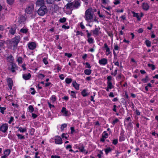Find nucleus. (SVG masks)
Masks as SVG:
<instances>
[{"mask_svg": "<svg viewBox=\"0 0 158 158\" xmlns=\"http://www.w3.org/2000/svg\"><path fill=\"white\" fill-rule=\"evenodd\" d=\"M54 2V0H47V3L50 4Z\"/></svg>", "mask_w": 158, "mask_h": 158, "instance_id": "nucleus-52", "label": "nucleus"}, {"mask_svg": "<svg viewBox=\"0 0 158 158\" xmlns=\"http://www.w3.org/2000/svg\"><path fill=\"white\" fill-rule=\"evenodd\" d=\"M20 39L19 37H16L13 39L11 44L14 47H16L20 41Z\"/></svg>", "mask_w": 158, "mask_h": 158, "instance_id": "nucleus-3", "label": "nucleus"}, {"mask_svg": "<svg viewBox=\"0 0 158 158\" xmlns=\"http://www.w3.org/2000/svg\"><path fill=\"white\" fill-rule=\"evenodd\" d=\"M65 81L67 84H69L72 82V80L70 78H67L65 79Z\"/></svg>", "mask_w": 158, "mask_h": 158, "instance_id": "nucleus-35", "label": "nucleus"}, {"mask_svg": "<svg viewBox=\"0 0 158 158\" xmlns=\"http://www.w3.org/2000/svg\"><path fill=\"white\" fill-rule=\"evenodd\" d=\"M34 6L33 5H31L26 8L25 11L28 14H31L33 11Z\"/></svg>", "mask_w": 158, "mask_h": 158, "instance_id": "nucleus-7", "label": "nucleus"}, {"mask_svg": "<svg viewBox=\"0 0 158 158\" xmlns=\"http://www.w3.org/2000/svg\"><path fill=\"white\" fill-rule=\"evenodd\" d=\"M17 136H18V138L20 139H25V137L24 136L22 135H21L18 134L17 135Z\"/></svg>", "mask_w": 158, "mask_h": 158, "instance_id": "nucleus-37", "label": "nucleus"}, {"mask_svg": "<svg viewBox=\"0 0 158 158\" xmlns=\"http://www.w3.org/2000/svg\"><path fill=\"white\" fill-rule=\"evenodd\" d=\"M7 3L10 5H11L14 2V0H6Z\"/></svg>", "mask_w": 158, "mask_h": 158, "instance_id": "nucleus-45", "label": "nucleus"}, {"mask_svg": "<svg viewBox=\"0 0 158 158\" xmlns=\"http://www.w3.org/2000/svg\"><path fill=\"white\" fill-rule=\"evenodd\" d=\"M17 61L19 63L21 64L23 62L22 58L21 57H19L17 59Z\"/></svg>", "mask_w": 158, "mask_h": 158, "instance_id": "nucleus-39", "label": "nucleus"}, {"mask_svg": "<svg viewBox=\"0 0 158 158\" xmlns=\"http://www.w3.org/2000/svg\"><path fill=\"white\" fill-rule=\"evenodd\" d=\"M80 26L81 28L82 29H84L85 28V26L83 25L82 23H81L80 24Z\"/></svg>", "mask_w": 158, "mask_h": 158, "instance_id": "nucleus-60", "label": "nucleus"}, {"mask_svg": "<svg viewBox=\"0 0 158 158\" xmlns=\"http://www.w3.org/2000/svg\"><path fill=\"white\" fill-rule=\"evenodd\" d=\"M61 112L64 113V115H67L68 112L66 110V109L64 107L62 108Z\"/></svg>", "mask_w": 158, "mask_h": 158, "instance_id": "nucleus-25", "label": "nucleus"}, {"mask_svg": "<svg viewBox=\"0 0 158 158\" xmlns=\"http://www.w3.org/2000/svg\"><path fill=\"white\" fill-rule=\"evenodd\" d=\"M107 79L108 80L107 82L111 81H110L112 79V77L110 76H108L107 77Z\"/></svg>", "mask_w": 158, "mask_h": 158, "instance_id": "nucleus-62", "label": "nucleus"}, {"mask_svg": "<svg viewBox=\"0 0 158 158\" xmlns=\"http://www.w3.org/2000/svg\"><path fill=\"white\" fill-rule=\"evenodd\" d=\"M8 85L10 89V90L12 89L13 85V82L12 79L11 78H8L7 79Z\"/></svg>", "mask_w": 158, "mask_h": 158, "instance_id": "nucleus-9", "label": "nucleus"}, {"mask_svg": "<svg viewBox=\"0 0 158 158\" xmlns=\"http://www.w3.org/2000/svg\"><path fill=\"white\" fill-rule=\"evenodd\" d=\"M99 63L101 65H105L107 63V60L105 58H103L99 60Z\"/></svg>", "mask_w": 158, "mask_h": 158, "instance_id": "nucleus-11", "label": "nucleus"}, {"mask_svg": "<svg viewBox=\"0 0 158 158\" xmlns=\"http://www.w3.org/2000/svg\"><path fill=\"white\" fill-rule=\"evenodd\" d=\"M10 152V150L9 149L6 150L4 152V154L7 156Z\"/></svg>", "mask_w": 158, "mask_h": 158, "instance_id": "nucleus-28", "label": "nucleus"}, {"mask_svg": "<svg viewBox=\"0 0 158 158\" xmlns=\"http://www.w3.org/2000/svg\"><path fill=\"white\" fill-rule=\"evenodd\" d=\"M120 3V1L118 0H114V3L115 5H118Z\"/></svg>", "mask_w": 158, "mask_h": 158, "instance_id": "nucleus-49", "label": "nucleus"}, {"mask_svg": "<svg viewBox=\"0 0 158 158\" xmlns=\"http://www.w3.org/2000/svg\"><path fill=\"white\" fill-rule=\"evenodd\" d=\"M44 77V75L41 73L39 74L38 75V77L41 79L43 78Z\"/></svg>", "mask_w": 158, "mask_h": 158, "instance_id": "nucleus-51", "label": "nucleus"}, {"mask_svg": "<svg viewBox=\"0 0 158 158\" xmlns=\"http://www.w3.org/2000/svg\"><path fill=\"white\" fill-rule=\"evenodd\" d=\"M28 31V30L26 28H22L21 29L20 31L23 33H26Z\"/></svg>", "mask_w": 158, "mask_h": 158, "instance_id": "nucleus-30", "label": "nucleus"}, {"mask_svg": "<svg viewBox=\"0 0 158 158\" xmlns=\"http://www.w3.org/2000/svg\"><path fill=\"white\" fill-rule=\"evenodd\" d=\"M62 28H63L68 29L69 28V26H66L64 25L62 26Z\"/></svg>", "mask_w": 158, "mask_h": 158, "instance_id": "nucleus-64", "label": "nucleus"}, {"mask_svg": "<svg viewBox=\"0 0 158 158\" xmlns=\"http://www.w3.org/2000/svg\"><path fill=\"white\" fill-rule=\"evenodd\" d=\"M81 94L84 97L88 95L87 93L86 92V90L85 89H84L81 92Z\"/></svg>", "mask_w": 158, "mask_h": 158, "instance_id": "nucleus-33", "label": "nucleus"}, {"mask_svg": "<svg viewBox=\"0 0 158 158\" xmlns=\"http://www.w3.org/2000/svg\"><path fill=\"white\" fill-rule=\"evenodd\" d=\"M118 70V68H116V69L115 70L114 73H111V74L112 75H114V76H116L117 74V72Z\"/></svg>", "mask_w": 158, "mask_h": 158, "instance_id": "nucleus-44", "label": "nucleus"}, {"mask_svg": "<svg viewBox=\"0 0 158 158\" xmlns=\"http://www.w3.org/2000/svg\"><path fill=\"white\" fill-rule=\"evenodd\" d=\"M47 9L45 6H42L38 10V14L40 16L44 15L47 12Z\"/></svg>", "mask_w": 158, "mask_h": 158, "instance_id": "nucleus-2", "label": "nucleus"}, {"mask_svg": "<svg viewBox=\"0 0 158 158\" xmlns=\"http://www.w3.org/2000/svg\"><path fill=\"white\" fill-rule=\"evenodd\" d=\"M143 30L142 28H140L138 30V32L139 33H141L143 32Z\"/></svg>", "mask_w": 158, "mask_h": 158, "instance_id": "nucleus-59", "label": "nucleus"}, {"mask_svg": "<svg viewBox=\"0 0 158 158\" xmlns=\"http://www.w3.org/2000/svg\"><path fill=\"white\" fill-rule=\"evenodd\" d=\"M119 121V119L117 118H116L114 120H113V122L112 123V124L113 125H114Z\"/></svg>", "mask_w": 158, "mask_h": 158, "instance_id": "nucleus-43", "label": "nucleus"}, {"mask_svg": "<svg viewBox=\"0 0 158 158\" xmlns=\"http://www.w3.org/2000/svg\"><path fill=\"white\" fill-rule=\"evenodd\" d=\"M73 2V7L75 8H77L80 6V2L77 1H75Z\"/></svg>", "mask_w": 158, "mask_h": 158, "instance_id": "nucleus-18", "label": "nucleus"}, {"mask_svg": "<svg viewBox=\"0 0 158 158\" xmlns=\"http://www.w3.org/2000/svg\"><path fill=\"white\" fill-rule=\"evenodd\" d=\"M99 29L100 28H96L94 30L91 31L93 32L94 36H97L99 35Z\"/></svg>", "mask_w": 158, "mask_h": 158, "instance_id": "nucleus-15", "label": "nucleus"}, {"mask_svg": "<svg viewBox=\"0 0 158 158\" xmlns=\"http://www.w3.org/2000/svg\"><path fill=\"white\" fill-rule=\"evenodd\" d=\"M146 44L147 45V46L148 47H150L151 46V43L150 41L148 40H146L145 41Z\"/></svg>", "mask_w": 158, "mask_h": 158, "instance_id": "nucleus-40", "label": "nucleus"}, {"mask_svg": "<svg viewBox=\"0 0 158 158\" xmlns=\"http://www.w3.org/2000/svg\"><path fill=\"white\" fill-rule=\"evenodd\" d=\"M67 126V124H66L64 123V124H62L61 125V127H60L61 130L62 131Z\"/></svg>", "mask_w": 158, "mask_h": 158, "instance_id": "nucleus-38", "label": "nucleus"}, {"mask_svg": "<svg viewBox=\"0 0 158 158\" xmlns=\"http://www.w3.org/2000/svg\"><path fill=\"white\" fill-rule=\"evenodd\" d=\"M17 128L18 129V130L21 132H24L27 131V128L26 127L23 128L21 127H17Z\"/></svg>", "mask_w": 158, "mask_h": 158, "instance_id": "nucleus-19", "label": "nucleus"}, {"mask_svg": "<svg viewBox=\"0 0 158 158\" xmlns=\"http://www.w3.org/2000/svg\"><path fill=\"white\" fill-rule=\"evenodd\" d=\"M9 69L12 72H15L16 69V64H15L12 63L9 67Z\"/></svg>", "mask_w": 158, "mask_h": 158, "instance_id": "nucleus-8", "label": "nucleus"}, {"mask_svg": "<svg viewBox=\"0 0 158 158\" xmlns=\"http://www.w3.org/2000/svg\"><path fill=\"white\" fill-rule=\"evenodd\" d=\"M7 59L9 61L12 62L13 60V58L12 56L10 55L7 57Z\"/></svg>", "mask_w": 158, "mask_h": 158, "instance_id": "nucleus-32", "label": "nucleus"}, {"mask_svg": "<svg viewBox=\"0 0 158 158\" xmlns=\"http://www.w3.org/2000/svg\"><path fill=\"white\" fill-rule=\"evenodd\" d=\"M73 85L75 88L77 90L79 89V85L77 84L76 81H74L73 82Z\"/></svg>", "mask_w": 158, "mask_h": 158, "instance_id": "nucleus-20", "label": "nucleus"}, {"mask_svg": "<svg viewBox=\"0 0 158 158\" xmlns=\"http://www.w3.org/2000/svg\"><path fill=\"white\" fill-rule=\"evenodd\" d=\"M28 47L30 50H33L36 47V44L34 42L29 43L28 44Z\"/></svg>", "mask_w": 158, "mask_h": 158, "instance_id": "nucleus-10", "label": "nucleus"}, {"mask_svg": "<svg viewBox=\"0 0 158 158\" xmlns=\"http://www.w3.org/2000/svg\"><path fill=\"white\" fill-rule=\"evenodd\" d=\"M87 41L90 44L93 43L94 42V40L91 37L88 38Z\"/></svg>", "mask_w": 158, "mask_h": 158, "instance_id": "nucleus-34", "label": "nucleus"}, {"mask_svg": "<svg viewBox=\"0 0 158 158\" xmlns=\"http://www.w3.org/2000/svg\"><path fill=\"white\" fill-rule=\"evenodd\" d=\"M55 143L57 144H61L63 142L61 138L59 136L55 137L54 138Z\"/></svg>", "mask_w": 158, "mask_h": 158, "instance_id": "nucleus-4", "label": "nucleus"}, {"mask_svg": "<svg viewBox=\"0 0 158 158\" xmlns=\"http://www.w3.org/2000/svg\"><path fill=\"white\" fill-rule=\"evenodd\" d=\"M142 81L144 83L147 82L148 81V76H147L145 78L142 79Z\"/></svg>", "mask_w": 158, "mask_h": 158, "instance_id": "nucleus-47", "label": "nucleus"}, {"mask_svg": "<svg viewBox=\"0 0 158 158\" xmlns=\"http://www.w3.org/2000/svg\"><path fill=\"white\" fill-rule=\"evenodd\" d=\"M85 19L89 23L97 21L96 16L94 15L92 9L89 8L86 10L85 12Z\"/></svg>", "mask_w": 158, "mask_h": 158, "instance_id": "nucleus-1", "label": "nucleus"}, {"mask_svg": "<svg viewBox=\"0 0 158 158\" xmlns=\"http://www.w3.org/2000/svg\"><path fill=\"white\" fill-rule=\"evenodd\" d=\"M44 0H37L36 3L37 6H44Z\"/></svg>", "mask_w": 158, "mask_h": 158, "instance_id": "nucleus-12", "label": "nucleus"}, {"mask_svg": "<svg viewBox=\"0 0 158 158\" xmlns=\"http://www.w3.org/2000/svg\"><path fill=\"white\" fill-rule=\"evenodd\" d=\"M66 19L65 18H61L60 19V22L61 23H64L65 22Z\"/></svg>", "mask_w": 158, "mask_h": 158, "instance_id": "nucleus-46", "label": "nucleus"}, {"mask_svg": "<svg viewBox=\"0 0 158 158\" xmlns=\"http://www.w3.org/2000/svg\"><path fill=\"white\" fill-rule=\"evenodd\" d=\"M51 158H60V157L59 156L56 155H52L51 156Z\"/></svg>", "mask_w": 158, "mask_h": 158, "instance_id": "nucleus-63", "label": "nucleus"}, {"mask_svg": "<svg viewBox=\"0 0 158 158\" xmlns=\"http://www.w3.org/2000/svg\"><path fill=\"white\" fill-rule=\"evenodd\" d=\"M108 134L106 131H104L102 134V138L101 139V141L104 142L106 138L108 137Z\"/></svg>", "mask_w": 158, "mask_h": 158, "instance_id": "nucleus-14", "label": "nucleus"}, {"mask_svg": "<svg viewBox=\"0 0 158 158\" xmlns=\"http://www.w3.org/2000/svg\"><path fill=\"white\" fill-rule=\"evenodd\" d=\"M0 112L2 114H4V111L6 110V108L4 107H0Z\"/></svg>", "mask_w": 158, "mask_h": 158, "instance_id": "nucleus-42", "label": "nucleus"}, {"mask_svg": "<svg viewBox=\"0 0 158 158\" xmlns=\"http://www.w3.org/2000/svg\"><path fill=\"white\" fill-rule=\"evenodd\" d=\"M29 111L32 113L33 112L34 110V108L32 106L30 105L28 107Z\"/></svg>", "mask_w": 158, "mask_h": 158, "instance_id": "nucleus-31", "label": "nucleus"}, {"mask_svg": "<svg viewBox=\"0 0 158 158\" xmlns=\"http://www.w3.org/2000/svg\"><path fill=\"white\" fill-rule=\"evenodd\" d=\"M43 61L44 63L45 64H47L48 63V62L47 60V59L46 58H43Z\"/></svg>", "mask_w": 158, "mask_h": 158, "instance_id": "nucleus-48", "label": "nucleus"}, {"mask_svg": "<svg viewBox=\"0 0 158 158\" xmlns=\"http://www.w3.org/2000/svg\"><path fill=\"white\" fill-rule=\"evenodd\" d=\"M109 0H102V3L103 4H106L107 3L109 2Z\"/></svg>", "mask_w": 158, "mask_h": 158, "instance_id": "nucleus-53", "label": "nucleus"}, {"mask_svg": "<svg viewBox=\"0 0 158 158\" xmlns=\"http://www.w3.org/2000/svg\"><path fill=\"white\" fill-rule=\"evenodd\" d=\"M143 9L145 10H148L149 8V6L148 4L145 3H143L142 5Z\"/></svg>", "mask_w": 158, "mask_h": 158, "instance_id": "nucleus-16", "label": "nucleus"}, {"mask_svg": "<svg viewBox=\"0 0 158 158\" xmlns=\"http://www.w3.org/2000/svg\"><path fill=\"white\" fill-rule=\"evenodd\" d=\"M13 120H14V118L12 117H11L9 121L8 122V123L9 124H10L11 123V122L12 121H13Z\"/></svg>", "mask_w": 158, "mask_h": 158, "instance_id": "nucleus-58", "label": "nucleus"}, {"mask_svg": "<svg viewBox=\"0 0 158 158\" xmlns=\"http://www.w3.org/2000/svg\"><path fill=\"white\" fill-rule=\"evenodd\" d=\"M56 98L55 96L53 95L50 98V100H51L52 102V103L56 101Z\"/></svg>", "mask_w": 158, "mask_h": 158, "instance_id": "nucleus-27", "label": "nucleus"}, {"mask_svg": "<svg viewBox=\"0 0 158 158\" xmlns=\"http://www.w3.org/2000/svg\"><path fill=\"white\" fill-rule=\"evenodd\" d=\"M107 87H108V89H111L113 87L111 81L107 82Z\"/></svg>", "mask_w": 158, "mask_h": 158, "instance_id": "nucleus-24", "label": "nucleus"}, {"mask_svg": "<svg viewBox=\"0 0 158 158\" xmlns=\"http://www.w3.org/2000/svg\"><path fill=\"white\" fill-rule=\"evenodd\" d=\"M77 35H83V33L82 32L80 31H77Z\"/></svg>", "mask_w": 158, "mask_h": 158, "instance_id": "nucleus-57", "label": "nucleus"}, {"mask_svg": "<svg viewBox=\"0 0 158 158\" xmlns=\"http://www.w3.org/2000/svg\"><path fill=\"white\" fill-rule=\"evenodd\" d=\"M112 150V149L110 147H108L105 149L104 150L106 154L107 155L109 152H111Z\"/></svg>", "mask_w": 158, "mask_h": 158, "instance_id": "nucleus-23", "label": "nucleus"}, {"mask_svg": "<svg viewBox=\"0 0 158 158\" xmlns=\"http://www.w3.org/2000/svg\"><path fill=\"white\" fill-rule=\"evenodd\" d=\"M66 134L64 133H63L61 137L62 138H64L66 139H68V137L66 136Z\"/></svg>", "mask_w": 158, "mask_h": 158, "instance_id": "nucleus-56", "label": "nucleus"}, {"mask_svg": "<svg viewBox=\"0 0 158 158\" xmlns=\"http://www.w3.org/2000/svg\"><path fill=\"white\" fill-rule=\"evenodd\" d=\"M23 79L25 80H28L31 77V75L29 73L24 74L23 75Z\"/></svg>", "mask_w": 158, "mask_h": 158, "instance_id": "nucleus-17", "label": "nucleus"}, {"mask_svg": "<svg viewBox=\"0 0 158 158\" xmlns=\"http://www.w3.org/2000/svg\"><path fill=\"white\" fill-rule=\"evenodd\" d=\"M119 49V47L117 45H115L114 46V49L116 50H118Z\"/></svg>", "mask_w": 158, "mask_h": 158, "instance_id": "nucleus-55", "label": "nucleus"}, {"mask_svg": "<svg viewBox=\"0 0 158 158\" xmlns=\"http://www.w3.org/2000/svg\"><path fill=\"white\" fill-rule=\"evenodd\" d=\"M132 13L133 14L134 16V17H135L137 18V19H138V20H140V19H141V18L140 17V16L138 15V13H135L134 12H132Z\"/></svg>", "mask_w": 158, "mask_h": 158, "instance_id": "nucleus-26", "label": "nucleus"}, {"mask_svg": "<svg viewBox=\"0 0 158 158\" xmlns=\"http://www.w3.org/2000/svg\"><path fill=\"white\" fill-rule=\"evenodd\" d=\"M78 149L82 152H84L85 151V150L84 149V148L83 145H82L81 146L78 147Z\"/></svg>", "mask_w": 158, "mask_h": 158, "instance_id": "nucleus-29", "label": "nucleus"}, {"mask_svg": "<svg viewBox=\"0 0 158 158\" xmlns=\"http://www.w3.org/2000/svg\"><path fill=\"white\" fill-rule=\"evenodd\" d=\"M118 143V139H114L113 141V143L114 145Z\"/></svg>", "mask_w": 158, "mask_h": 158, "instance_id": "nucleus-54", "label": "nucleus"}, {"mask_svg": "<svg viewBox=\"0 0 158 158\" xmlns=\"http://www.w3.org/2000/svg\"><path fill=\"white\" fill-rule=\"evenodd\" d=\"M73 7V2L68 3L66 5V8L68 9H71Z\"/></svg>", "mask_w": 158, "mask_h": 158, "instance_id": "nucleus-21", "label": "nucleus"}, {"mask_svg": "<svg viewBox=\"0 0 158 158\" xmlns=\"http://www.w3.org/2000/svg\"><path fill=\"white\" fill-rule=\"evenodd\" d=\"M148 65L149 67L151 68L152 70H154L155 69V66L153 64H148Z\"/></svg>", "mask_w": 158, "mask_h": 158, "instance_id": "nucleus-36", "label": "nucleus"}, {"mask_svg": "<svg viewBox=\"0 0 158 158\" xmlns=\"http://www.w3.org/2000/svg\"><path fill=\"white\" fill-rule=\"evenodd\" d=\"M39 154V153L38 152H35V158H40V156H38V155Z\"/></svg>", "mask_w": 158, "mask_h": 158, "instance_id": "nucleus-61", "label": "nucleus"}, {"mask_svg": "<svg viewBox=\"0 0 158 158\" xmlns=\"http://www.w3.org/2000/svg\"><path fill=\"white\" fill-rule=\"evenodd\" d=\"M26 19L25 17L23 16H20L19 18L18 22L20 23H24L26 21Z\"/></svg>", "mask_w": 158, "mask_h": 158, "instance_id": "nucleus-13", "label": "nucleus"}, {"mask_svg": "<svg viewBox=\"0 0 158 158\" xmlns=\"http://www.w3.org/2000/svg\"><path fill=\"white\" fill-rule=\"evenodd\" d=\"M92 72V70L89 69H86L84 71V73L87 75H90Z\"/></svg>", "mask_w": 158, "mask_h": 158, "instance_id": "nucleus-22", "label": "nucleus"}, {"mask_svg": "<svg viewBox=\"0 0 158 158\" xmlns=\"http://www.w3.org/2000/svg\"><path fill=\"white\" fill-rule=\"evenodd\" d=\"M8 127L7 124H3L0 127V130L2 132H5L8 129Z\"/></svg>", "mask_w": 158, "mask_h": 158, "instance_id": "nucleus-5", "label": "nucleus"}, {"mask_svg": "<svg viewBox=\"0 0 158 158\" xmlns=\"http://www.w3.org/2000/svg\"><path fill=\"white\" fill-rule=\"evenodd\" d=\"M15 30L12 28H11L10 30V32L12 34H14L15 33Z\"/></svg>", "mask_w": 158, "mask_h": 158, "instance_id": "nucleus-41", "label": "nucleus"}, {"mask_svg": "<svg viewBox=\"0 0 158 158\" xmlns=\"http://www.w3.org/2000/svg\"><path fill=\"white\" fill-rule=\"evenodd\" d=\"M103 48H105L106 50L105 53L106 55L108 56L111 53V52H110V48L108 47L107 44L105 43L104 44Z\"/></svg>", "mask_w": 158, "mask_h": 158, "instance_id": "nucleus-6", "label": "nucleus"}, {"mask_svg": "<svg viewBox=\"0 0 158 158\" xmlns=\"http://www.w3.org/2000/svg\"><path fill=\"white\" fill-rule=\"evenodd\" d=\"M65 56H67L68 58H70L71 57L72 55L71 53H64Z\"/></svg>", "mask_w": 158, "mask_h": 158, "instance_id": "nucleus-50", "label": "nucleus"}]
</instances>
